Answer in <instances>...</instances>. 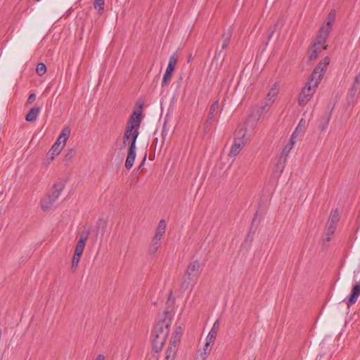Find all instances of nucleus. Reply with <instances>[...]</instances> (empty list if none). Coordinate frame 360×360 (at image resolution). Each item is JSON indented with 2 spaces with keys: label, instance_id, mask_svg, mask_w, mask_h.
Masks as SVG:
<instances>
[{
  "label": "nucleus",
  "instance_id": "36",
  "mask_svg": "<svg viewBox=\"0 0 360 360\" xmlns=\"http://www.w3.org/2000/svg\"><path fill=\"white\" fill-rule=\"evenodd\" d=\"M318 54H319L318 49H314L312 48L311 51L309 53V59L310 60H314L316 59V58L318 57Z\"/></svg>",
  "mask_w": 360,
  "mask_h": 360
},
{
  "label": "nucleus",
  "instance_id": "42",
  "mask_svg": "<svg viewBox=\"0 0 360 360\" xmlns=\"http://www.w3.org/2000/svg\"><path fill=\"white\" fill-rule=\"evenodd\" d=\"M313 49H318V52L320 53L322 50L326 49V46H314Z\"/></svg>",
  "mask_w": 360,
  "mask_h": 360
},
{
  "label": "nucleus",
  "instance_id": "50",
  "mask_svg": "<svg viewBox=\"0 0 360 360\" xmlns=\"http://www.w3.org/2000/svg\"><path fill=\"white\" fill-rule=\"evenodd\" d=\"M192 60H193V57H192V55L191 54V55L188 56V63H190Z\"/></svg>",
  "mask_w": 360,
  "mask_h": 360
},
{
  "label": "nucleus",
  "instance_id": "48",
  "mask_svg": "<svg viewBox=\"0 0 360 360\" xmlns=\"http://www.w3.org/2000/svg\"><path fill=\"white\" fill-rule=\"evenodd\" d=\"M302 122H305V121H304L303 119H302V120L300 121V122H299V124H298L297 127H296V128H298V130H300V128H301V124H302ZM298 133H299V131H297V132L296 135H297Z\"/></svg>",
  "mask_w": 360,
  "mask_h": 360
},
{
  "label": "nucleus",
  "instance_id": "30",
  "mask_svg": "<svg viewBox=\"0 0 360 360\" xmlns=\"http://www.w3.org/2000/svg\"><path fill=\"white\" fill-rule=\"evenodd\" d=\"M46 71V66L43 63H39L37 65L36 72L38 75L42 76L45 74Z\"/></svg>",
  "mask_w": 360,
  "mask_h": 360
},
{
  "label": "nucleus",
  "instance_id": "33",
  "mask_svg": "<svg viewBox=\"0 0 360 360\" xmlns=\"http://www.w3.org/2000/svg\"><path fill=\"white\" fill-rule=\"evenodd\" d=\"M181 338H179L178 335H173L172 336V338L169 341V346H176V348L177 349L179 343L180 342Z\"/></svg>",
  "mask_w": 360,
  "mask_h": 360
},
{
  "label": "nucleus",
  "instance_id": "11",
  "mask_svg": "<svg viewBox=\"0 0 360 360\" xmlns=\"http://www.w3.org/2000/svg\"><path fill=\"white\" fill-rule=\"evenodd\" d=\"M331 30L325 28V27H321L318 35L316 37V40L314 43V46H323L326 44V39L330 34Z\"/></svg>",
  "mask_w": 360,
  "mask_h": 360
},
{
  "label": "nucleus",
  "instance_id": "34",
  "mask_svg": "<svg viewBox=\"0 0 360 360\" xmlns=\"http://www.w3.org/2000/svg\"><path fill=\"white\" fill-rule=\"evenodd\" d=\"M359 92H360V84L359 86L353 85L350 89L349 94L352 97H354Z\"/></svg>",
  "mask_w": 360,
  "mask_h": 360
},
{
  "label": "nucleus",
  "instance_id": "13",
  "mask_svg": "<svg viewBox=\"0 0 360 360\" xmlns=\"http://www.w3.org/2000/svg\"><path fill=\"white\" fill-rule=\"evenodd\" d=\"M141 110H135L130 115L128 124L139 129L141 122Z\"/></svg>",
  "mask_w": 360,
  "mask_h": 360
},
{
  "label": "nucleus",
  "instance_id": "38",
  "mask_svg": "<svg viewBox=\"0 0 360 360\" xmlns=\"http://www.w3.org/2000/svg\"><path fill=\"white\" fill-rule=\"evenodd\" d=\"M168 132H169V131H168V129H167V124H166V123H165L163 125V127H162V143L166 139V137L168 135Z\"/></svg>",
  "mask_w": 360,
  "mask_h": 360
},
{
  "label": "nucleus",
  "instance_id": "49",
  "mask_svg": "<svg viewBox=\"0 0 360 360\" xmlns=\"http://www.w3.org/2000/svg\"><path fill=\"white\" fill-rule=\"evenodd\" d=\"M146 160V155H145V156H144V158H143V159L142 160V162L141 163V165L139 166V168H141L142 166H143V164H144Z\"/></svg>",
  "mask_w": 360,
  "mask_h": 360
},
{
  "label": "nucleus",
  "instance_id": "40",
  "mask_svg": "<svg viewBox=\"0 0 360 360\" xmlns=\"http://www.w3.org/2000/svg\"><path fill=\"white\" fill-rule=\"evenodd\" d=\"M181 334H182L181 327V326L176 327L174 333H173V335H178L179 338H181Z\"/></svg>",
  "mask_w": 360,
  "mask_h": 360
},
{
  "label": "nucleus",
  "instance_id": "8",
  "mask_svg": "<svg viewBox=\"0 0 360 360\" xmlns=\"http://www.w3.org/2000/svg\"><path fill=\"white\" fill-rule=\"evenodd\" d=\"M219 107V101H214L212 105L210 106L209 113L204 123V129L205 131H207L210 129L214 122V120L217 114Z\"/></svg>",
  "mask_w": 360,
  "mask_h": 360
},
{
  "label": "nucleus",
  "instance_id": "15",
  "mask_svg": "<svg viewBox=\"0 0 360 360\" xmlns=\"http://www.w3.org/2000/svg\"><path fill=\"white\" fill-rule=\"evenodd\" d=\"M41 111V108L38 106H34L32 108L30 111L27 112V114L25 116V120L27 122H34Z\"/></svg>",
  "mask_w": 360,
  "mask_h": 360
},
{
  "label": "nucleus",
  "instance_id": "24",
  "mask_svg": "<svg viewBox=\"0 0 360 360\" xmlns=\"http://www.w3.org/2000/svg\"><path fill=\"white\" fill-rule=\"evenodd\" d=\"M160 239L155 240V238H153L151 244H150V245L149 247V250H148L150 255H153L158 252V250L160 248Z\"/></svg>",
  "mask_w": 360,
  "mask_h": 360
},
{
  "label": "nucleus",
  "instance_id": "17",
  "mask_svg": "<svg viewBox=\"0 0 360 360\" xmlns=\"http://www.w3.org/2000/svg\"><path fill=\"white\" fill-rule=\"evenodd\" d=\"M178 60V54L177 52H174L169 58V63L167 68L166 69V72L170 73L172 75L175 69L176 64Z\"/></svg>",
  "mask_w": 360,
  "mask_h": 360
},
{
  "label": "nucleus",
  "instance_id": "47",
  "mask_svg": "<svg viewBox=\"0 0 360 360\" xmlns=\"http://www.w3.org/2000/svg\"><path fill=\"white\" fill-rule=\"evenodd\" d=\"M219 325V320H217V321L214 322V325H213V326H212V328H215V329H217V330H218Z\"/></svg>",
  "mask_w": 360,
  "mask_h": 360
},
{
  "label": "nucleus",
  "instance_id": "9",
  "mask_svg": "<svg viewBox=\"0 0 360 360\" xmlns=\"http://www.w3.org/2000/svg\"><path fill=\"white\" fill-rule=\"evenodd\" d=\"M360 295V280L352 286L351 292L345 300L348 307L353 305L357 301L359 296Z\"/></svg>",
  "mask_w": 360,
  "mask_h": 360
},
{
  "label": "nucleus",
  "instance_id": "35",
  "mask_svg": "<svg viewBox=\"0 0 360 360\" xmlns=\"http://www.w3.org/2000/svg\"><path fill=\"white\" fill-rule=\"evenodd\" d=\"M330 120V114L326 115V117H324V122L321 126V131H323L327 128V127L329 124Z\"/></svg>",
  "mask_w": 360,
  "mask_h": 360
},
{
  "label": "nucleus",
  "instance_id": "21",
  "mask_svg": "<svg viewBox=\"0 0 360 360\" xmlns=\"http://www.w3.org/2000/svg\"><path fill=\"white\" fill-rule=\"evenodd\" d=\"M176 352L177 349L175 345L168 346L166 350L165 360H174L176 356Z\"/></svg>",
  "mask_w": 360,
  "mask_h": 360
},
{
  "label": "nucleus",
  "instance_id": "44",
  "mask_svg": "<svg viewBox=\"0 0 360 360\" xmlns=\"http://www.w3.org/2000/svg\"><path fill=\"white\" fill-rule=\"evenodd\" d=\"M257 215H258V212H257L255 214V217L252 221V224H259L260 222V219H259L258 221L257 220Z\"/></svg>",
  "mask_w": 360,
  "mask_h": 360
},
{
  "label": "nucleus",
  "instance_id": "2",
  "mask_svg": "<svg viewBox=\"0 0 360 360\" xmlns=\"http://www.w3.org/2000/svg\"><path fill=\"white\" fill-rule=\"evenodd\" d=\"M64 188L65 184L63 182L54 184L47 195L41 200V208L44 212L49 211L51 208Z\"/></svg>",
  "mask_w": 360,
  "mask_h": 360
},
{
  "label": "nucleus",
  "instance_id": "10",
  "mask_svg": "<svg viewBox=\"0 0 360 360\" xmlns=\"http://www.w3.org/2000/svg\"><path fill=\"white\" fill-rule=\"evenodd\" d=\"M136 158V138L129 146L128 154L125 162V167L130 169L133 165Z\"/></svg>",
  "mask_w": 360,
  "mask_h": 360
},
{
  "label": "nucleus",
  "instance_id": "52",
  "mask_svg": "<svg viewBox=\"0 0 360 360\" xmlns=\"http://www.w3.org/2000/svg\"><path fill=\"white\" fill-rule=\"evenodd\" d=\"M262 110H264L265 109V107L264 106H262Z\"/></svg>",
  "mask_w": 360,
  "mask_h": 360
},
{
  "label": "nucleus",
  "instance_id": "37",
  "mask_svg": "<svg viewBox=\"0 0 360 360\" xmlns=\"http://www.w3.org/2000/svg\"><path fill=\"white\" fill-rule=\"evenodd\" d=\"M75 154H76L75 150L73 148H71L65 154V159L68 160H70L75 156Z\"/></svg>",
  "mask_w": 360,
  "mask_h": 360
},
{
  "label": "nucleus",
  "instance_id": "5",
  "mask_svg": "<svg viewBox=\"0 0 360 360\" xmlns=\"http://www.w3.org/2000/svg\"><path fill=\"white\" fill-rule=\"evenodd\" d=\"M245 133L243 128L237 129L235 131V137L233 145L229 153V156L235 158L245 145L244 137Z\"/></svg>",
  "mask_w": 360,
  "mask_h": 360
},
{
  "label": "nucleus",
  "instance_id": "45",
  "mask_svg": "<svg viewBox=\"0 0 360 360\" xmlns=\"http://www.w3.org/2000/svg\"><path fill=\"white\" fill-rule=\"evenodd\" d=\"M131 136H129V134H124V144L126 145L127 141H130Z\"/></svg>",
  "mask_w": 360,
  "mask_h": 360
},
{
  "label": "nucleus",
  "instance_id": "4",
  "mask_svg": "<svg viewBox=\"0 0 360 360\" xmlns=\"http://www.w3.org/2000/svg\"><path fill=\"white\" fill-rule=\"evenodd\" d=\"M200 267V264L198 260H194L189 264L185 271L184 281L181 285V288L184 289V290H187L191 283L194 281V277L197 275Z\"/></svg>",
  "mask_w": 360,
  "mask_h": 360
},
{
  "label": "nucleus",
  "instance_id": "41",
  "mask_svg": "<svg viewBox=\"0 0 360 360\" xmlns=\"http://www.w3.org/2000/svg\"><path fill=\"white\" fill-rule=\"evenodd\" d=\"M253 236H254V233H251V231H249L245 241L248 242L249 240L250 242H252L253 240Z\"/></svg>",
  "mask_w": 360,
  "mask_h": 360
},
{
  "label": "nucleus",
  "instance_id": "3",
  "mask_svg": "<svg viewBox=\"0 0 360 360\" xmlns=\"http://www.w3.org/2000/svg\"><path fill=\"white\" fill-rule=\"evenodd\" d=\"M329 63L330 58L328 56L323 58L315 67L307 82L312 84L315 86H318Z\"/></svg>",
  "mask_w": 360,
  "mask_h": 360
},
{
  "label": "nucleus",
  "instance_id": "43",
  "mask_svg": "<svg viewBox=\"0 0 360 360\" xmlns=\"http://www.w3.org/2000/svg\"><path fill=\"white\" fill-rule=\"evenodd\" d=\"M359 84H360V77H359V75H357L354 79V82L353 85L359 86Z\"/></svg>",
  "mask_w": 360,
  "mask_h": 360
},
{
  "label": "nucleus",
  "instance_id": "39",
  "mask_svg": "<svg viewBox=\"0 0 360 360\" xmlns=\"http://www.w3.org/2000/svg\"><path fill=\"white\" fill-rule=\"evenodd\" d=\"M36 99V95L34 93H32L30 94L29 97H28V99L27 101V104H30L32 103V102L34 101V100Z\"/></svg>",
  "mask_w": 360,
  "mask_h": 360
},
{
  "label": "nucleus",
  "instance_id": "20",
  "mask_svg": "<svg viewBox=\"0 0 360 360\" xmlns=\"http://www.w3.org/2000/svg\"><path fill=\"white\" fill-rule=\"evenodd\" d=\"M125 134H129V136H131L130 141H129V146L131 143L134 140V138H136V140L138 138L139 134V129L134 128L133 126H130L128 124H127L126 129L124 131Z\"/></svg>",
  "mask_w": 360,
  "mask_h": 360
},
{
  "label": "nucleus",
  "instance_id": "1",
  "mask_svg": "<svg viewBox=\"0 0 360 360\" xmlns=\"http://www.w3.org/2000/svg\"><path fill=\"white\" fill-rule=\"evenodd\" d=\"M171 324L170 313L168 311H165L164 318L161 319L154 326L151 333L152 349L155 353H158L162 350L169 335Z\"/></svg>",
  "mask_w": 360,
  "mask_h": 360
},
{
  "label": "nucleus",
  "instance_id": "18",
  "mask_svg": "<svg viewBox=\"0 0 360 360\" xmlns=\"http://www.w3.org/2000/svg\"><path fill=\"white\" fill-rule=\"evenodd\" d=\"M166 230V222L164 219H161L158 224V228L156 229L155 233L153 238L161 240L163 234Z\"/></svg>",
  "mask_w": 360,
  "mask_h": 360
},
{
  "label": "nucleus",
  "instance_id": "19",
  "mask_svg": "<svg viewBox=\"0 0 360 360\" xmlns=\"http://www.w3.org/2000/svg\"><path fill=\"white\" fill-rule=\"evenodd\" d=\"M336 11L334 9H332L329 13L328 14L326 24H323L321 27H325V28L328 29L329 30H332V25L335 20Z\"/></svg>",
  "mask_w": 360,
  "mask_h": 360
},
{
  "label": "nucleus",
  "instance_id": "32",
  "mask_svg": "<svg viewBox=\"0 0 360 360\" xmlns=\"http://www.w3.org/2000/svg\"><path fill=\"white\" fill-rule=\"evenodd\" d=\"M172 74L168 72H165L162 81V86L164 87L168 84V83L170 82L172 78Z\"/></svg>",
  "mask_w": 360,
  "mask_h": 360
},
{
  "label": "nucleus",
  "instance_id": "29",
  "mask_svg": "<svg viewBox=\"0 0 360 360\" xmlns=\"http://www.w3.org/2000/svg\"><path fill=\"white\" fill-rule=\"evenodd\" d=\"M81 256H82V255L79 254L77 255L76 253H74L72 260V265H71V269H72V271H75V269H77L79 262L80 260Z\"/></svg>",
  "mask_w": 360,
  "mask_h": 360
},
{
  "label": "nucleus",
  "instance_id": "51",
  "mask_svg": "<svg viewBox=\"0 0 360 360\" xmlns=\"http://www.w3.org/2000/svg\"><path fill=\"white\" fill-rule=\"evenodd\" d=\"M102 221H103V220H102V219H99V220H98V222H102Z\"/></svg>",
  "mask_w": 360,
  "mask_h": 360
},
{
  "label": "nucleus",
  "instance_id": "7",
  "mask_svg": "<svg viewBox=\"0 0 360 360\" xmlns=\"http://www.w3.org/2000/svg\"><path fill=\"white\" fill-rule=\"evenodd\" d=\"M233 31L231 30V27H229L227 30L223 32L221 34V49H219V47L217 48L216 52H215V58H219L221 56H222V60H224L226 57V53L222 54V52L224 50L228 49L231 39L232 37Z\"/></svg>",
  "mask_w": 360,
  "mask_h": 360
},
{
  "label": "nucleus",
  "instance_id": "16",
  "mask_svg": "<svg viewBox=\"0 0 360 360\" xmlns=\"http://www.w3.org/2000/svg\"><path fill=\"white\" fill-rule=\"evenodd\" d=\"M70 132H71L70 127L69 126L65 127L62 129L61 133L59 135L58 138L57 139L56 141L59 142V143H60V144L63 143V146H64L70 136Z\"/></svg>",
  "mask_w": 360,
  "mask_h": 360
},
{
  "label": "nucleus",
  "instance_id": "6",
  "mask_svg": "<svg viewBox=\"0 0 360 360\" xmlns=\"http://www.w3.org/2000/svg\"><path fill=\"white\" fill-rule=\"evenodd\" d=\"M317 86L307 82L299 94L298 104L301 106H304L311 98Z\"/></svg>",
  "mask_w": 360,
  "mask_h": 360
},
{
  "label": "nucleus",
  "instance_id": "14",
  "mask_svg": "<svg viewBox=\"0 0 360 360\" xmlns=\"http://www.w3.org/2000/svg\"><path fill=\"white\" fill-rule=\"evenodd\" d=\"M298 131V128H296L295 130L294 131V132L292 133V136H291V139H290V143H288V145H286L282 152H281V156L279 159V161H281V158L283 156H285V158H284V162H285L286 160V157L288 155V153H290V151L292 149L293 146H294V144L295 143V141L294 140L295 138H296V134Z\"/></svg>",
  "mask_w": 360,
  "mask_h": 360
},
{
  "label": "nucleus",
  "instance_id": "27",
  "mask_svg": "<svg viewBox=\"0 0 360 360\" xmlns=\"http://www.w3.org/2000/svg\"><path fill=\"white\" fill-rule=\"evenodd\" d=\"M105 0H94V8L101 14L104 10Z\"/></svg>",
  "mask_w": 360,
  "mask_h": 360
},
{
  "label": "nucleus",
  "instance_id": "23",
  "mask_svg": "<svg viewBox=\"0 0 360 360\" xmlns=\"http://www.w3.org/2000/svg\"><path fill=\"white\" fill-rule=\"evenodd\" d=\"M278 94V89H276V85L274 84V86L271 89L270 91L267 94L266 98V105H268L269 103H272L276 96Z\"/></svg>",
  "mask_w": 360,
  "mask_h": 360
},
{
  "label": "nucleus",
  "instance_id": "22",
  "mask_svg": "<svg viewBox=\"0 0 360 360\" xmlns=\"http://www.w3.org/2000/svg\"><path fill=\"white\" fill-rule=\"evenodd\" d=\"M62 148L63 146H60V143H59V142L56 141L48 153L49 155H51V159L53 160L54 156L58 155L62 150Z\"/></svg>",
  "mask_w": 360,
  "mask_h": 360
},
{
  "label": "nucleus",
  "instance_id": "46",
  "mask_svg": "<svg viewBox=\"0 0 360 360\" xmlns=\"http://www.w3.org/2000/svg\"><path fill=\"white\" fill-rule=\"evenodd\" d=\"M105 357L103 354H98L95 360H105Z\"/></svg>",
  "mask_w": 360,
  "mask_h": 360
},
{
  "label": "nucleus",
  "instance_id": "26",
  "mask_svg": "<svg viewBox=\"0 0 360 360\" xmlns=\"http://www.w3.org/2000/svg\"><path fill=\"white\" fill-rule=\"evenodd\" d=\"M339 220L340 217L338 210H333L330 212L328 222H330L331 224H334L336 225Z\"/></svg>",
  "mask_w": 360,
  "mask_h": 360
},
{
  "label": "nucleus",
  "instance_id": "25",
  "mask_svg": "<svg viewBox=\"0 0 360 360\" xmlns=\"http://www.w3.org/2000/svg\"><path fill=\"white\" fill-rule=\"evenodd\" d=\"M217 329H215V328H212L210 330V331L209 332L208 335L207 336L206 343H207V345L214 343V342L216 339V337H217Z\"/></svg>",
  "mask_w": 360,
  "mask_h": 360
},
{
  "label": "nucleus",
  "instance_id": "28",
  "mask_svg": "<svg viewBox=\"0 0 360 360\" xmlns=\"http://www.w3.org/2000/svg\"><path fill=\"white\" fill-rule=\"evenodd\" d=\"M336 229V225L334 224H330V222H327L326 224V235L329 238L331 235L333 234Z\"/></svg>",
  "mask_w": 360,
  "mask_h": 360
},
{
  "label": "nucleus",
  "instance_id": "12",
  "mask_svg": "<svg viewBox=\"0 0 360 360\" xmlns=\"http://www.w3.org/2000/svg\"><path fill=\"white\" fill-rule=\"evenodd\" d=\"M89 231L82 232L80 234L79 241L77 242L76 247H75V253H76L77 255L79 254L82 255V252H83L84 247H85L86 241L89 238Z\"/></svg>",
  "mask_w": 360,
  "mask_h": 360
},
{
  "label": "nucleus",
  "instance_id": "31",
  "mask_svg": "<svg viewBox=\"0 0 360 360\" xmlns=\"http://www.w3.org/2000/svg\"><path fill=\"white\" fill-rule=\"evenodd\" d=\"M210 345H207V343L205 342V345L203 348V352L200 354V357L202 358V360H206L207 356H209L211 349L209 347Z\"/></svg>",
  "mask_w": 360,
  "mask_h": 360
}]
</instances>
